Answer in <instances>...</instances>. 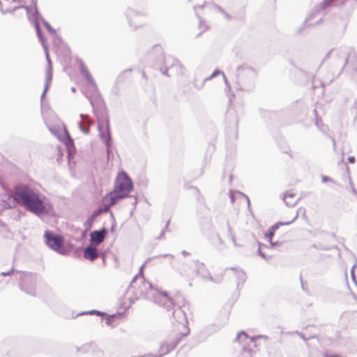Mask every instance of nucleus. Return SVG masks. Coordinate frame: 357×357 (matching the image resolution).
<instances>
[{
	"instance_id": "obj_19",
	"label": "nucleus",
	"mask_w": 357,
	"mask_h": 357,
	"mask_svg": "<svg viewBox=\"0 0 357 357\" xmlns=\"http://www.w3.org/2000/svg\"><path fill=\"white\" fill-rule=\"evenodd\" d=\"M184 331H185V333H184V334H183V336H186V335H188V333H189V329H188V328H184Z\"/></svg>"
},
{
	"instance_id": "obj_15",
	"label": "nucleus",
	"mask_w": 357,
	"mask_h": 357,
	"mask_svg": "<svg viewBox=\"0 0 357 357\" xmlns=\"http://www.w3.org/2000/svg\"><path fill=\"white\" fill-rule=\"evenodd\" d=\"M236 270L234 268H227V269L225 270V273H227V274L236 273Z\"/></svg>"
},
{
	"instance_id": "obj_20",
	"label": "nucleus",
	"mask_w": 357,
	"mask_h": 357,
	"mask_svg": "<svg viewBox=\"0 0 357 357\" xmlns=\"http://www.w3.org/2000/svg\"><path fill=\"white\" fill-rule=\"evenodd\" d=\"M230 198L231 202H234V194L232 192H230Z\"/></svg>"
},
{
	"instance_id": "obj_9",
	"label": "nucleus",
	"mask_w": 357,
	"mask_h": 357,
	"mask_svg": "<svg viewBox=\"0 0 357 357\" xmlns=\"http://www.w3.org/2000/svg\"><path fill=\"white\" fill-rule=\"evenodd\" d=\"M299 197L297 193L291 191L287 192L284 195V202L289 206H294L298 202Z\"/></svg>"
},
{
	"instance_id": "obj_22",
	"label": "nucleus",
	"mask_w": 357,
	"mask_h": 357,
	"mask_svg": "<svg viewBox=\"0 0 357 357\" xmlns=\"http://www.w3.org/2000/svg\"><path fill=\"white\" fill-rule=\"evenodd\" d=\"M106 127H107V129L108 130L109 129V122H108V121H106Z\"/></svg>"
},
{
	"instance_id": "obj_4",
	"label": "nucleus",
	"mask_w": 357,
	"mask_h": 357,
	"mask_svg": "<svg viewBox=\"0 0 357 357\" xmlns=\"http://www.w3.org/2000/svg\"><path fill=\"white\" fill-rule=\"evenodd\" d=\"M157 304L168 312H174L175 303L166 291H158L155 296Z\"/></svg>"
},
{
	"instance_id": "obj_11",
	"label": "nucleus",
	"mask_w": 357,
	"mask_h": 357,
	"mask_svg": "<svg viewBox=\"0 0 357 357\" xmlns=\"http://www.w3.org/2000/svg\"><path fill=\"white\" fill-rule=\"evenodd\" d=\"M97 249L92 247H87L84 250V257L90 261H93L98 257Z\"/></svg>"
},
{
	"instance_id": "obj_25",
	"label": "nucleus",
	"mask_w": 357,
	"mask_h": 357,
	"mask_svg": "<svg viewBox=\"0 0 357 357\" xmlns=\"http://www.w3.org/2000/svg\"><path fill=\"white\" fill-rule=\"evenodd\" d=\"M144 296V294H143V293H142V294H141V295H139V296L137 297V298H139V297H141V296Z\"/></svg>"
},
{
	"instance_id": "obj_8",
	"label": "nucleus",
	"mask_w": 357,
	"mask_h": 357,
	"mask_svg": "<svg viewBox=\"0 0 357 357\" xmlns=\"http://www.w3.org/2000/svg\"><path fill=\"white\" fill-rule=\"evenodd\" d=\"M106 233L105 229L91 232L90 234L91 241L96 244L101 243L105 238Z\"/></svg>"
},
{
	"instance_id": "obj_10",
	"label": "nucleus",
	"mask_w": 357,
	"mask_h": 357,
	"mask_svg": "<svg viewBox=\"0 0 357 357\" xmlns=\"http://www.w3.org/2000/svg\"><path fill=\"white\" fill-rule=\"evenodd\" d=\"M80 71L82 75L84 77L88 83L92 85H95V81L91 74L90 73L86 65L82 61L80 62Z\"/></svg>"
},
{
	"instance_id": "obj_3",
	"label": "nucleus",
	"mask_w": 357,
	"mask_h": 357,
	"mask_svg": "<svg viewBox=\"0 0 357 357\" xmlns=\"http://www.w3.org/2000/svg\"><path fill=\"white\" fill-rule=\"evenodd\" d=\"M297 218V213L294 214L293 217L288 221L280 222L275 224L266 233L264 237L270 242L271 245H278L282 234L277 232L280 226L289 225Z\"/></svg>"
},
{
	"instance_id": "obj_14",
	"label": "nucleus",
	"mask_w": 357,
	"mask_h": 357,
	"mask_svg": "<svg viewBox=\"0 0 357 357\" xmlns=\"http://www.w3.org/2000/svg\"><path fill=\"white\" fill-rule=\"evenodd\" d=\"M200 27H201L202 31L197 34V36H199L202 32H204L208 29V26L206 24H201Z\"/></svg>"
},
{
	"instance_id": "obj_2",
	"label": "nucleus",
	"mask_w": 357,
	"mask_h": 357,
	"mask_svg": "<svg viewBox=\"0 0 357 357\" xmlns=\"http://www.w3.org/2000/svg\"><path fill=\"white\" fill-rule=\"evenodd\" d=\"M14 195L16 199H20L26 209L35 214L47 211L43 200L33 190L26 185H20L15 187Z\"/></svg>"
},
{
	"instance_id": "obj_21",
	"label": "nucleus",
	"mask_w": 357,
	"mask_h": 357,
	"mask_svg": "<svg viewBox=\"0 0 357 357\" xmlns=\"http://www.w3.org/2000/svg\"><path fill=\"white\" fill-rule=\"evenodd\" d=\"M89 314H99V312H96V311H91L89 312Z\"/></svg>"
},
{
	"instance_id": "obj_1",
	"label": "nucleus",
	"mask_w": 357,
	"mask_h": 357,
	"mask_svg": "<svg viewBox=\"0 0 357 357\" xmlns=\"http://www.w3.org/2000/svg\"><path fill=\"white\" fill-rule=\"evenodd\" d=\"M132 188V183L128 176L125 172L120 173L116 179L114 190L102 198L105 211H108L119 200L127 197Z\"/></svg>"
},
{
	"instance_id": "obj_16",
	"label": "nucleus",
	"mask_w": 357,
	"mask_h": 357,
	"mask_svg": "<svg viewBox=\"0 0 357 357\" xmlns=\"http://www.w3.org/2000/svg\"><path fill=\"white\" fill-rule=\"evenodd\" d=\"M242 337H244L245 339H247V338H248V335H247L245 333L241 332V333H240L238 335L237 339H238V340H240V339H241Z\"/></svg>"
},
{
	"instance_id": "obj_23",
	"label": "nucleus",
	"mask_w": 357,
	"mask_h": 357,
	"mask_svg": "<svg viewBox=\"0 0 357 357\" xmlns=\"http://www.w3.org/2000/svg\"><path fill=\"white\" fill-rule=\"evenodd\" d=\"M10 274V273H2V275H8Z\"/></svg>"
},
{
	"instance_id": "obj_18",
	"label": "nucleus",
	"mask_w": 357,
	"mask_h": 357,
	"mask_svg": "<svg viewBox=\"0 0 357 357\" xmlns=\"http://www.w3.org/2000/svg\"><path fill=\"white\" fill-rule=\"evenodd\" d=\"M348 161L349 163L353 164L355 162V158L354 156H350L348 158Z\"/></svg>"
},
{
	"instance_id": "obj_17",
	"label": "nucleus",
	"mask_w": 357,
	"mask_h": 357,
	"mask_svg": "<svg viewBox=\"0 0 357 357\" xmlns=\"http://www.w3.org/2000/svg\"><path fill=\"white\" fill-rule=\"evenodd\" d=\"M56 150L57 151L59 158H61L62 157V155H63V153H62L61 149L59 147H56Z\"/></svg>"
},
{
	"instance_id": "obj_24",
	"label": "nucleus",
	"mask_w": 357,
	"mask_h": 357,
	"mask_svg": "<svg viewBox=\"0 0 357 357\" xmlns=\"http://www.w3.org/2000/svg\"><path fill=\"white\" fill-rule=\"evenodd\" d=\"M47 58L48 61L50 62L48 52H47Z\"/></svg>"
},
{
	"instance_id": "obj_5",
	"label": "nucleus",
	"mask_w": 357,
	"mask_h": 357,
	"mask_svg": "<svg viewBox=\"0 0 357 357\" xmlns=\"http://www.w3.org/2000/svg\"><path fill=\"white\" fill-rule=\"evenodd\" d=\"M45 237L49 247L59 253L63 252V238L61 236H54L50 231H46L45 233Z\"/></svg>"
},
{
	"instance_id": "obj_7",
	"label": "nucleus",
	"mask_w": 357,
	"mask_h": 357,
	"mask_svg": "<svg viewBox=\"0 0 357 357\" xmlns=\"http://www.w3.org/2000/svg\"><path fill=\"white\" fill-rule=\"evenodd\" d=\"M176 344L177 342L169 343L166 341L160 342V345L158 346L157 353L155 354V356L156 357H160L168 354L176 347Z\"/></svg>"
},
{
	"instance_id": "obj_12",
	"label": "nucleus",
	"mask_w": 357,
	"mask_h": 357,
	"mask_svg": "<svg viewBox=\"0 0 357 357\" xmlns=\"http://www.w3.org/2000/svg\"><path fill=\"white\" fill-rule=\"evenodd\" d=\"M11 2L14 3V6L13 7V10L24 7L25 5L24 0H11Z\"/></svg>"
},
{
	"instance_id": "obj_13",
	"label": "nucleus",
	"mask_w": 357,
	"mask_h": 357,
	"mask_svg": "<svg viewBox=\"0 0 357 357\" xmlns=\"http://www.w3.org/2000/svg\"><path fill=\"white\" fill-rule=\"evenodd\" d=\"M264 248H265V245H262V244H259V249H258V252L260 254V255H261L264 258H266V256L265 255V254L263 252V249Z\"/></svg>"
},
{
	"instance_id": "obj_6",
	"label": "nucleus",
	"mask_w": 357,
	"mask_h": 357,
	"mask_svg": "<svg viewBox=\"0 0 357 357\" xmlns=\"http://www.w3.org/2000/svg\"><path fill=\"white\" fill-rule=\"evenodd\" d=\"M196 273L204 282H220L222 277L221 275L213 277L209 273L207 267L203 263L197 264L196 266Z\"/></svg>"
}]
</instances>
